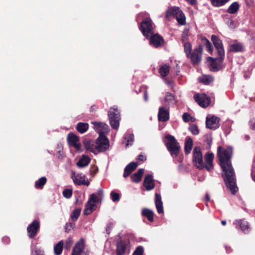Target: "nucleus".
Returning a JSON list of instances; mask_svg holds the SVG:
<instances>
[{"label":"nucleus","instance_id":"obj_31","mask_svg":"<svg viewBox=\"0 0 255 255\" xmlns=\"http://www.w3.org/2000/svg\"><path fill=\"white\" fill-rule=\"evenodd\" d=\"M164 101L168 104H175L176 103V100L174 95L169 92L166 93Z\"/></svg>","mask_w":255,"mask_h":255},{"label":"nucleus","instance_id":"obj_19","mask_svg":"<svg viewBox=\"0 0 255 255\" xmlns=\"http://www.w3.org/2000/svg\"><path fill=\"white\" fill-rule=\"evenodd\" d=\"M143 186L147 191H150L154 188V180L153 179L151 175H148L145 176L143 182Z\"/></svg>","mask_w":255,"mask_h":255},{"label":"nucleus","instance_id":"obj_27","mask_svg":"<svg viewBox=\"0 0 255 255\" xmlns=\"http://www.w3.org/2000/svg\"><path fill=\"white\" fill-rule=\"evenodd\" d=\"M143 173L144 169L142 168L139 169L137 172L134 173L131 176V180L134 182H139L141 180V178Z\"/></svg>","mask_w":255,"mask_h":255},{"label":"nucleus","instance_id":"obj_56","mask_svg":"<svg viewBox=\"0 0 255 255\" xmlns=\"http://www.w3.org/2000/svg\"><path fill=\"white\" fill-rule=\"evenodd\" d=\"M144 99L145 101H148V95L147 91H145L144 94Z\"/></svg>","mask_w":255,"mask_h":255},{"label":"nucleus","instance_id":"obj_49","mask_svg":"<svg viewBox=\"0 0 255 255\" xmlns=\"http://www.w3.org/2000/svg\"><path fill=\"white\" fill-rule=\"evenodd\" d=\"M182 118L185 122H188L190 121L191 119V116L189 114H187V113H185L183 114L182 116Z\"/></svg>","mask_w":255,"mask_h":255},{"label":"nucleus","instance_id":"obj_6","mask_svg":"<svg viewBox=\"0 0 255 255\" xmlns=\"http://www.w3.org/2000/svg\"><path fill=\"white\" fill-rule=\"evenodd\" d=\"M97 152H103L109 148V141L104 135L100 134L95 142Z\"/></svg>","mask_w":255,"mask_h":255},{"label":"nucleus","instance_id":"obj_54","mask_svg":"<svg viewBox=\"0 0 255 255\" xmlns=\"http://www.w3.org/2000/svg\"><path fill=\"white\" fill-rule=\"evenodd\" d=\"M71 229V224H67L66 226V230L67 231H69Z\"/></svg>","mask_w":255,"mask_h":255},{"label":"nucleus","instance_id":"obj_33","mask_svg":"<svg viewBox=\"0 0 255 255\" xmlns=\"http://www.w3.org/2000/svg\"><path fill=\"white\" fill-rule=\"evenodd\" d=\"M142 214L143 216L147 217V218L149 221H153V212L152 210L146 208L143 209L142 211Z\"/></svg>","mask_w":255,"mask_h":255},{"label":"nucleus","instance_id":"obj_10","mask_svg":"<svg viewBox=\"0 0 255 255\" xmlns=\"http://www.w3.org/2000/svg\"><path fill=\"white\" fill-rule=\"evenodd\" d=\"M97 199L98 198L94 194L91 195L84 211V215H89L95 209L96 203L98 202Z\"/></svg>","mask_w":255,"mask_h":255},{"label":"nucleus","instance_id":"obj_52","mask_svg":"<svg viewBox=\"0 0 255 255\" xmlns=\"http://www.w3.org/2000/svg\"><path fill=\"white\" fill-rule=\"evenodd\" d=\"M137 160H139V161H144L146 160V157L145 156H144V155H142V154H140L138 156V157H137Z\"/></svg>","mask_w":255,"mask_h":255},{"label":"nucleus","instance_id":"obj_7","mask_svg":"<svg viewBox=\"0 0 255 255\" xmlns=\"http://www.w3.org/2000/svg\"><path fill=\"white\" fill-rule=\"evenodd\" d=\"M140 29L143 34L146 37L153 34V26L150 18H145L141 23Z\"/></svg>","mask_w":255,"mask_h":255},{"label":"nucleus","instance_id":"obj_60","mask_svg":"<svg viewBox=\"0 0 255 255\" xmlns=\"http://www.w3.org/2000/svg\"><path fill=\"white\" fill-rule=\"evenodd\" d=\"M245 138L246 140H248L250 139V136L248 135H246Z\"/></svg>","mask_w":255,"mask_h":255},{"label":"nucleus","instance_id":"obj_13","mask_svg":"<svg viewBox=\"0 0 255 255\" xmlns=\"http://www.w3.org/2000/svg\"><path fill=\"white\" fill-rule=\"evenodd\" d=\"M39 228V223L37 220L33 221L27 227V230L28 233V236L30 238L34 237Z\"/></svg>","mask_w":255,"mask_h":255},{"label":"nucleus","instance_id":"obj_37","mask_svg":"<svg viewBox=\"0 0 255 255\" xmlns=\"http://www.w3.org/2000/svg\"><path fill=\"white\" fill-rule=\"evenodd\" d=\"M230 50L236 52H241L243 50V46L239 43H234L231 45Z\"/></svg>","mask_w":255,"mask_h":255},{"label":"nucleus","instance_id":"obj_53","mask_svg":"<svg viewBox=\"0 0 255 255\" xmlns=\"http://www.w3.org/2000/svg\"><path fill=\"white\" fill-rule=\"evenodd\" d=\"M250 126L252 129H255V121L252 120L250 121Z\"/></svg>","mask_w":255,"mask_h":255},{"label":"nucleus","instance_id":"obj_55","mask_svg":"<svg viewBox=\"0 0 255 255\" xmlns=\"http://www.w3.org/2000/svg\"><path fill=\"white\" fill-rule=\"evenodd\" d=\"M190 4L194 5L196 3V0H186Z\"/></svg>","mask_w":255,"mask_h":255},{"label":"nucleus","instance_id":"obj_23","mask_svg":"<svg viewBox=\"0 0 255 255\" xmlns=\"http://www.w3.org/2000/svg\"><path fill=\"white\" fill-rule=\"evenodd\" d=\"M127 244L124 241H120L117 244V255H124L126 253Z\"/></svg>","mask_w":255,"mask_h":255},{"label":"nucleus","instance_id":"obj_35","mask_svg":"<svg viewBox=\"0 0 255 255\" xmlns=\"http://www.w3.org/2000/svg\"><path fill=\"white\" fill-rule=\"evenodd\" d=\"M85 145L86 148L94 153H96V144L95 142H94L93 141H87L85 142Z\"/></svg>","mask_w":255,"mask_h":255},{"label":"nucleus","instance_id":"obj_4","mask_svg":"<svg viewBox=\"0 0 255 255\" xmlns=\"http://www.w3.org/2000/svg\"><path fill=\"white\" fill-rule=\"evenodd\" d=\"M173 15L175 17L180 25H184L185 23V16L181 10L178 7H172L168 9L166 12V16Z\"/></svg>","mask_w":255,"mask_h":255},{"label":"nucleus","instance_id":"obj_32","mask_svg":"<svg viewBox=\"0 0 255 255\" xmlns=\"http://www.w3.org/2000/svg\"><path fill=\"white\" fill-rule=\"evenodd\" d=\"M46 182V178L45 177H42L35 181L34 186L36 189H42Z\"/></svg>","mask_w":255,"mask_h":255},{"label":"nucleus","instance_id":"obj_25","mask_svg":"<svg viewBox=\"0 0 255 255\" xmlns=\"http://www.w3.org/2000/svg\"><path fill=\"white\" fill-rule=\"evenodd\" d=\"M236 223L240 227L241 230L245 233L249 232V223L244 220H239L236 221Z\"/></svg>","mask_w":255,"mask_h":255},{"label":"nucleus","instance_id":"obj_43","mask_svg":"<svg viewBox=\"0 0 255 255\" xmlns=\"http://www.w3.org/2000/svg\"><path fill=\"white\" fill-rule=\"evenodd\" d=\"M144 249L142 246H138L134 252L133 253L132 255H143Z\"/></svg>","mask_w":255,"mask_h":255},{"label":"nucleus","instance_id":"obj_47","mask_svg":"<svg viewBox=\"0 0 255 255\" xmlns=\"http://www.w3.org/2000/svg\"><path fill=\"white\" fill-rule=\"evenodd\" d=\"M94 194L98 198L97 202H98L103 196V190L101 188L98 189L96 193Z\"/></svg>","mask_w":255,"mask_h":255},{"label":"nucleus","instance_id":"obj_58","mask_svg":"<svg viewBox=\"0 0 255 255\" xmlns=\"http://www.w3.org/2000/svg\"><path fill=\"white\" fill-rule=\"evenodd\" d=\"M206 199L208 201H210V197L208 194H206Z\"/></svg>","mask_w":255,"mask_h":255},{"label":"nucleus","instance_id":"obj_5","mask_svg":"<svg viewBox=\"0 0 255 255\" xmlns=\"http://www.w3.org/2000/svg\"><path fill=\"white\" fill-rule=\"evenodd\" d=\"M108 116L111 127L113 128L117 129L119 127L120 120V112L117 108L114 107L111 108L109 111Z\"/></svg>","mask_w":255,"mask_h":255},{"label":"nucleus","instance_id":"obj_36","mask_svg":"<svg viewBox=\"0 0 255 255\" xmlns=\"http://www.w3.org/2000/svg\"><path fill=\"white\" fill-rule=\"evenodd\" d=\"M169 71V65L165 64L161 66L159 69V72L162 77H166Z\"/></svg>","mask_w":255,"mask_h":255},{"label":"nucleus","instance_id":"obj_12","mask_svg":"<svg viewBox=\"0 0 255 255\" xmlns=\"http://www.w3.org/2000/svg\"><path fill=\"white\" fill-rule=\"evenodd\" d=\"M92 124L94 126V129L99 133L104 134L108 132L109 127L108 125L101 122H93Z\"/></svg>","mask_w":255,"mask_h":255},{"label":"nucleus","instance_id":"obj_61","mask_svg":"<svg viewBox=\"0 0 255 255\" xmlns=\"http://www.w3.org/2000/svg\"><path fill=\"white\" fill-rule=\"evenodd\" d=\"M253 180L255 182V175L252 176Z\"/></svg>","mask_w":255,"mask_h":255},{"label":"nucleus","instance_id":"obj_20","mask_svg":"<svg viewBox=\"0 0 255 255\" xmlns=\"http://www.w3.org/2000/svg\"><path fill=\"white\" fill-rule=\"evenodd\" d=\"M155 204L157 211L158 213L162 214L163 213V203L161 200V197L160 194L155 193Z\"/></svg>","mask_w":255,"mask_h":255},{"label":"nucleus","instance_id":"obj_2","mask_svg":"<svg viewBox=\"0 0 255 255\" xmlns=\"http://www.w3.org/2000/svg\"><path fill=\"white\" fill-rule=\"evenodd\" d=\"M192 163L197 168L201 170L206 168L208 171L213 169V161L214 155L213 153L208 152L204 156L205 162H204L203 154L201 148L196 146L193 150Z\"/></svg>","mask_w":255,"mask_h":255},{"label":"nucleus","instance_id":"obj_8","mask_svg":"<svg viewBox=\"0 0 255 255\" xmlns=\"http://www.w3.org/2000/svg\"><path fill=\"white\" fill-rule=\"evenodd\" d=\"M203 52L202 46L200 45L197 47L193 52L190 54L188 56V58L190 59L191 62L194 64H199L202 59V55Z\"/></svg>","mask_w":255,"mask_h":255},{"label":"nucleus","instance_id":"obj_26","mask_svg":"<svg viewBox=\"0 0 255 255\" xmlns=\"http://www.w3.org/2000/svg\"><path fill=\"white\" fill-rule=\"evenodd\" d=\"M193 146V140L190 137H187L185 142V152L186 154H189L191 151Z\"/></svg>","mask_w":255,"mask_h":255},{"label":"nucleus","instance_id":"obj_3","mask_svg":"<svg viewBox=\"0 0 255 255\" xmlns=\"http://www.w3.org/2000/svg\"><path fill=\"white\" fill-rule=\"evenodd\" d=\"M167 141L165 144L173 157H176L179 152L180 146L174 136L168 135L166 136Z\"/></svg>","mask_w":255,"mask_h":255},{"label":"nucleus","instance_id":"obj_38","mask_svg":"<svg viewBox=\"0 0 255 255\" xmlns=\"http://www.w3.org/2000/svg\"><path fill=\"white\" fill-rule=\"evenodd\" d=\"M213 80V77L210 75H203L200 78V81L206 85L209 84Z\"/></svg>","mask_w":255,"mask_h":255},{"label":"nucleus","instance_id":"obj_59","mask_svg":"<svg viewBox=\"0 0 255 255\" xmlns=\"http://www.w3.org/2000/svg\"><path fill=\"white\" fill-rule=\"evenodd\" d=\"M221 223L223 226H225L226 224V221L225 220H223L222 221Z\"/></svg>","mask_w":255,"mask_h":255},{"label":"nucleus","instance_id":"obj_50","mask_svg":"<svg viewBox=\"0 0 255 255\" xmlns=\"http://www.w3.org/2000/svg\"><path fill=\"white\" fill-rule=\"evenodd\" d=\"M206 48L207 50L211 53L212 52L213 48L211 42L208 40H206Z\"/></svg>","mask_w":255,"mask_h":255},{"label":"nucleus","instance_id":"obj_17","mask_svg":"<svg viewBox=\"0 0 255 255\" xmlns=\"http://www.w3.org/2000/svg\"><path fill=\"white\" fill-rule=\"evenodd\" d=\"M72 178L75 184L76 185H87L89 184V182L85 180V176L81 174H76L73 173Z\"/></svg>","mask_w":255,"mask_h":255},{"label":"nucleus","instance_id":"obj_41","mask_svg":"<svg viewBox=\"0 0 255 255\" xmlns=\"http://www.w3.org/2000/svg\"><path fill=\"white\" fill-rule=\"evenodd\" d=\"M81 213V209L79 208H76L74 210L71 215V218L73 221H76Z\"/></svg>","mask_w":255,"mask_h":255},{"label":"nucleus","instance_id":"obj_44","mask_svg":"<svg viewBox=\"0 0 255 255\" xmlns=\"http://www.w3.org/2000/svg\"><path fill=\"white\" fill-rule=\"evenodd\" d=\"M190 131L195 135H197L199 133L198 128L195 125H191L189 127Z\"/></svg>","mask_w":255,"mask_h":255},{"label":"nucleus","instance_id":"obj_34","mask_svg":"<svg viewBox=\"0 0 255 255\" xmlns=\"http://www.w3.org/2000/svg\"><path fill=\"white\" fill-rule=\"evenodd\" d=\"M89 125L87 123H79L77 125V130L80 133L85 132L88 129Z\"/></svg>","mask_w":255,"mask_h":255},{"label":"nucleus","instance_id":"obj_11","mask_svg":"<svg viewBox=\"0 0 255 255\" xmlns=\"http://www.w3.org/2000/svg\"><path fill=\"white\" fill-rule=\"evenodd\" d=\"M194 99L202 107H207L210 103V98L205 94H196L194 96Z\"/></svg>","mask_w":255,"mask_h":255},{"label":"nucleus","instance_id":"obj_48","mask_svg":"<svg viewBox=\"0 0 255 255\" xmlns=\"http://www.w3.org/2000/svg\"><path fill=\"white\" fill-rule=\"evenodd\" d=\"M72 244H73V241H72V239L70 238H69L66 241L65 248L67 249H69L71 248Z\"/></svg>","mask_w":255,"mask_h":255},{"label":"nucleus","instance_id":"obj_14","mask_svg":"<svg viewBox=\"0 0 255 255\" xmlns=\"http://www.w3.org/2000/svg\"><path fill=\"white\" fill-rule=\"evenodd\" d=\"M219 119L215 116L206 118V127L210 129H216L219 127Z\"/></svg>","mask_w":255,"mask_h":255},{"label":"nucleus","instance_id":"obj_15","mask_svg":"<svg viewBox=\"0 0 255 255\" xmlns=\"http://www.w3.org/2000/svg\"><path fill=\"white\" fill-rule=\"evenodd\" d=\"M67 140L70 146H73L77 150L80 149V144L78 142V137L74 133H70L67 135Z\"/></svg>","mask_w":255,"mask_h":255},{"label":"nucleus","instance_id":"obj_18","mask_svg":"<svg viewBox=\"0 0 255 255\" xmlns=\"http://www.w3.org/2000/svg\"><path fill=\"white\" fill-rule=\"evenodd\" d=\"M150 36V44L154 47L160 46L163 42V38L158 34H152Z\"/></svg>","mask_w":255,"mask_h":255},{"label":"nucleus","instance_id":"obj_22","mask_svg":"<svg viewBox=\"0 0 255 255\" xmlns=\"http://www.w3.org/2000/svg\"><path fill=\"white\" fill-rule=\"evenodd\" d=\"M84 249V241L81 240L77 242L73 250L72 255H80Z\"/></svg>","mask_w":255,"mask_h":255},{"label":"nucleus","instance_id":"obj_1","mask_svg":"<svg viewBox=\"0 0 255 255\" xmlns=\"http://www.w3.org/2000/svg\"><path fill=\"white\" fill-rule=\"evenodd\" d=\"M232 153L231 147L223 149L221 146H219L218 148L217 155L223 171L225 182L227 188L234 194L237 192L238 187L235 172L231 162Z\"/></svg>","mask_w":255,"mask_h":255},{"label":"nucleus","instance_id":"obj_51","mask_svg":"<svg viewBox=\"0 0 255 255\" xmlns=\"http://www.w3.org/2000/svg\"><path fill=\"white\" fill-rule=\"evenodd\" d=\"M187 32H183L182 35V40L183 43L187 42Z\"/></svg>","mask_w":255,"mask_h":255},{"label":"nucleus","instance_id":"obj_45","mask_svg":"<svg viewBox=\"0 0 255 255\" xmlns=\"http://www.w3.org/2000/svg\"><path fill=\"white\" fill-rule=\"evenodd\" d=\"M72 194V190L71 189H67L63 191V195L64 197L68 199L71 197Z\"/></svg>","mask_w":255,"mask_h":255},{"label":"nucleus","instance_id":"obj_42","mask_svg":"<svg viewBox=\"0 0 255 255\" xmlns=\"http://www.w3.org/2000/svg\"><path fill=\"white\" fill-rule=\"evenodd\" d=\"M229 0H211L212 4L215 6H221L228 2Z\"/></svg>","mask_w":255,"mask_h":255},{"label":"nucleus","instance_id":"obj_28","mask_svg":"<svg viewBox=\"0 0 255 255\" xmlns=\"http://www.w3.org/2000/svg\"><path fill=\"white\" fill-rule=\"evenodd\" d=\"M90 161V159L88 156L83 155L82 158L77 163V165L79 167H84L87 166Z\"/></svg>","mask_w":255,"mask_h":255},{"label":"nucleus","instance_id":"obj_46","mask_svg":"<svg viewBox=\"0 0 255 255\" xmlns=\"http://www.w3.org/2000/svg\"><path fill=\"white\" fill-rule=\"evenodd\" d=\"M111 196L113 202H117L120 200V195L114 192L111 193Z\"/></svg>","mask_w":255,"mask_h":255},{"label":"nucleus","instance_id":"obj_21","mask_svg":"<svg viewBox=\"0 0 255 255\" xmlns=\"http://www.w3.org/2000/svg\"><path fill=\"white\" fill-rule=\"evenodd\" d=\"M137 167V164L136 162H132L128 164L125 168L124 176L127 177L129 176Z\"/></svg>","mask_w":255,"mask_h":255},{"label":"nucleus","instance_id":"obj_9","mask_svg":"<svg viewBox=\"0 0 255 255\" xmlns=\"http://www.w3.org/2000/svg\"><path fill=\"white\" fill-rule=\"evenodd\" d=\"M211 40L217 50L218 55L220 56V58L218 59L221 61L223 60L225 51L222 40L214 35L212 36Z\"/></svg>","mask_w":255,"mask_h":255},{"label":"nucleus","instance_id":"obj_40","mask_svg":"<svg viewBox=\"0 0 255 255\" xmlns=\"http://www.w3.org/2000/svg\"><path fill=\"white\" fill-rule=\"evenodd\" d=\"M184 48V52L187 56H188L190 54H191V50H192V45L190 43L187 42L183 43Z\"/></svg>","mask_w":255,"mask_h":255},{"label":"nucleus","instance_id":"obj_39","mask_svg":"<svg viewBox=\"0 0 255 255\" xmlns=\"http://www.w3.org/2000/svg\"><path fill=\"white\" fill-rule=\"evenodd\" d=\"M125 140L127 141L126 146L131 145L134 141V136L132 133H127L125 135Z\"/></svg>","mask_w":255,"mask_h":255},{"label":"nucleus","instance_id":"obj_16","mask_svg":"<svg viewBox=\"0 0 255 255\" xmlns=\"http://www.w3.org/2000/svg\"><path fill=\"white\" fill-rule=\"evenodd\" d=\"M158 118L159 121L165 122L169 119V113L168 108L161 107L159 109Z\"/></svg>","mask_w":255,"mask_h":255},{"label":"nucleus","instance_id":"obj_62","mask_svg":"<svg viewBox=\"0 0 255 255\" xmlns=\"http://www.w3.org/2000/svg\"><path fill=\"white\" fill-rule=\"evenodd\" d=\"M211 140H208V143L210 145L211 144Z\"/></svg>","mask_w":255,"mask_h":255},{"label":"nucleus","instance_id":"obj_30","mask_svg":"<svg viewBox=\"0 0 255 255\" xmlns=\"http://www.w3.org/2000/svg\"><path fill=\"white\" fill-rule=\"evenodd\" d=\"M64 243L63 241H60L54 247V252L55 255H60L62 253Z\"/></svg>","mask_w":255,"mask_h":255},{"label":"nucleus","instance_id":"obj_57","mask_svg":"<svg viewBox=\"0 0 255 255\" xmlns=\"http://www.w3.org/2000/svg\"><path fill=\"white\" fill-rule=\"evenodd\" d=\"M2 240L5 243H8L9 242V239L8 237H4L3 238Z\"/></svg>","mask_w":255,"mask_h":255},{"label":"nucleus","instance_id":"obj_29","mask_svg":"<svg viewBox=\"0 0 255 255\" xmlns=\"http://www.w3.org/2000/svg\"><path fill=\"white\" fill-rule=\"evenodd\" d=\"M240 8L239 3L236 1L232 3L227 9V12L231 14H234L239 10Z\"/></svg>","mask_w":255,"mask_h":255},{"label":"nucleus","instance_id":"obj_24","mask_svg":"<svg viewBox=\"0 0 255 255\" xmlns=\"http://www.w3.org/2000/svg\"><path fill=\"white\" fill-rule=\"evenodd\" d=\"M209 58L212 60V62L211 63V69L212 71H217L220 70L221 69L222 66H221V64L217 63V62L216 61L217 60H218L219 61V62H222L223 61V60L221 61V60H219L218 59H220V57L216 58V60H214L212 57H209Z\"/></svg>","mask_w":255,"mask_h":255}]
</instances>
